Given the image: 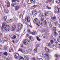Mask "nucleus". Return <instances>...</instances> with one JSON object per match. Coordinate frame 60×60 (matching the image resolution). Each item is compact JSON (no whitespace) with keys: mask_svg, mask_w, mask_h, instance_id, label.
I'll use <instances>...</instances> for the list:
<instances>
[{"mask_svg":"<svg viewBox=\"0 0 60 60\" xmlns=\"http://www.w3.org/2000/svg\"><path fill=\"white\" fill-rule=\"evenodd\" d=\"M20 1H19L18 0H16L15 4H19V3Z\"/></svg>","mask_w":60,"mask_h":60,"instance_id":"6ab92c4d","label":"nucleus"},{"mask_svg":"<svg viewBox=\"0 0 60 60\" xmlns=\"http://www.w3.org/2000/svg\"><path fill=\"white\" fill-rule=\"evenodd\" d=\"M37 32L36 31H34V32L33 33H32V34L33 35H34L35 34H37Z\"/></svg>","mask_w":60,"mask_h":60,"instance_id":"5701e85b","label":"nucleus"},{"mask_svg":"<svg viewBox=\"0 0 60 60\" xmlns=\"http://www.w3.org/2000/svg\"><path fill=\"white\" fill-rule=\"evenodd\" d=\"M17 0H12V3H15L16 1Z\"/></svg>","mask_w":60,"mask_h":60,"instance_id":"f704fd0d","label":"nucleus"},{"mask_svg":"<svg viewBox=\"0 0 60 60\" xmlns=\"http://www.w3.org/2000/svg\"><path fill=\"white\" fill-rule=\"evenodd\" d=\"M13 20L12 19H10V21H13Z\"/></svg>","mask_w":60,"mask_h":60,"instance_id":"680f3d73","label":"nucleus"},{"mask_svg":"<svg viewBox=\"0 0 60 60\" xmlns=\"http://www.w3.org/2000/svg\"><path fill=\"white\" fill-rule=\"evenodd\" d=\"M15 57L16 59H18L19 56V55L18 53H16L15 54Z\"/></svg>","mask_w":60,"mask_h":60,"instance_id":"9b49d317","label":"nucleus"},{"mask_svg":"<svg viewBox=\"0 0 60 60\" xmlns=\"http://www.w3.org/2000/svg\"><path fill=\"white\" fill-rule=\"evenodd\" d=\"M28 42H30V40H27L25 39L24 40L23 44L24 45H26L28 44Z\"/></svg>","mask_w":60,"mask_h":60,"instance_id":"7ed1b4c3","label":"nucleus"},{"mask_svg":"<svg viewBox=\"0 0 60 60\" xmlns=\"http://www.w3.org/2000/svg\"><path fill=\"white\" fill-rule=\"evenodd\" d=\"M34 0V1H35V0H28V2H32L30 3L29 4V3H28V4H32V2Z\"/></svg>","mask_w":60,"mask_h":60,"instance_id":"393cba45","label":"nucleus"},{"mask_svg":"<svg viewBox=\"0 0 60 60\" xmlns=\"http://www.w3.org/2000/svg\"><path fill=\"white\" fill-rule=\"evenodd\" d=\"M34 52H36H36H37V49H35L34 50Z\"/></svg>","mask_w":60,"mask_h":60,"instance_id":"37998d69","label":"nucleus"},{"mask_svg":"<svg viewBox=\"0 0 60 60\" xmlns=\"http://www.w3.org/2000/svg\"><path fill=\"white\" fill-rule=\"evenodd\" d=\"M48 9H51V8L50 7H48Z\"/></svg>","mask_w":60,"mask_h":60,"instance_id":"bf43d9fd","label":"nucleus"},{"mask_svg":"<svg viewBox=\"0 0 60 60\" xmlns=\"http://www.w3.org/2000/svg\"><path fill=\"white\" fill-rule=\"evenodd\" d=\"M59 22L60 23V19H59Z\"/></svg>","mask_w":60,"mask_h":60,"instance_id":"338daca9","label":"nucleus"},{"mask_svg":"<svg viewBox=\"0 0 60 60\" xmlns=\"http://www.w3.org/2000/svg\"><path fill=\"white\" fill-rule=\"evenodd\" d=\"M16 27V25H14L13 26L11 27V30H12V31H14Z\"/></svg>","mask_w":60,"mask_h":60,"instance_id":"423d86ee","label":"nucleus"},{"mask_svg":"<svg viewBox=\"0 0 60 60\" xmlns=\"http://www.w3.org/2000/svg\"><path fill=\"white\" fill-rule=\"evenodd\" d=\"M58 25H59V27H60V24H59Z\"/></svg>","mask_w":60,"mask_h":60,"instance_id":"774afa93","label":"nucleus"},{"mask_svg":"<svg viewBox=\"0 0 60 60\" xmlns=\"http://www.w3.org/2000/svg\"><path fill=\"white\" fill-rule=\"evenodd\" d=\"M25 6H26L25 5V4H24L23 5V8H24Z\"/></svg>","mask_w":60,"mask_h":60,"instance_id":"c03bdc74","label":"nucleus"},{"mask_svg":"<svg viewBox=\"0 0 60 60\" xmlns=\"http://www.w3.org/2000/svg\"><path fill=\"white\" fill-rule=\"evenodd\" d=\"M51 45V44L50 43H49L48 44V46L49 47H50Z\"/></svg>","mask_w":60,"mask_h":60,"instance_id":"de8ad7c7","label":"nucleus"},{"mask_svg":"<svg viewBox=\"0 0 60 60\" xmlns=\"http://www.w3.org/2000/svg\"><path fill=\"white\" fill-rule=\"evenodd\" d=\"M36 25L37 26H38V27H39L40 26V25L38 23H37L36 24Z\"/></svg>","mask_w":60,"mask_h":60,"instance_id":"a19ab883","label":"nucleus"},{"mask_svg":"<svg viewBox=\"0 0 60 60\" xmlns=\"http://www.w3.org/2000/svg\"><path fill=\"white\" fill-rule=\"evenodd\" d=\"M10 4L9 2H8L7 4V7H10Z\"/></svg>","mask_w":60,"mask_h":60,"instance_id":"aec40b11","label":"nucleus"},{"mask_svg":"<svg viewBox=\"0 0 60 60\" xmlns=\"http://www.w3.org/2000/svg\"><path fill=\"white\" fill-rule=\"evenodd\" d=\"M7 48L6 47H4V50H6Z\"/></svg>","mask_w":60,"mask_h":60,"instance_id":"6e6d98bb","label":"nucleus"},{"mask_svg":"<svg viewBox=\"0 0 60 60\" xmlns=\"http://www.w3.org/2000/svg\"><path fill=\"white\" fill-rule=\"evenodd\" d=\"M54 35L55 37H56L57 36L58 34H57V33L56 32H54Z\"/></svg>","mask_w":60,"mask_h":60,"instance_id":"cd10ccee","label":"nucleus"},{"mask_svg":"<svg viewBox=\"0 0 60 60\" xmlns=\"http://www.w3.org/2000/svg\"><path fill=\"white\" fill-rule=\"evenodd\" d=\"M45 32V30H43L42 31L41 33H44Z\"/></svg>","mask_w":60,"mask_h":60,"instance_id":"49530a36","label":"nucleus"},{"mask_svg":"<svg viewBox=\"0 0 60 60\" xmlns=\"http://www.w3.org/2000/svg\"><path fill=\"white\" fill-rule=\"evenodd\" d=\"M50 5H52V3L54 1V0H48Z\"/></svg>","mask_w":60,"mask_h":60,"instance_id":"1a4fd4ad","label":"nucleus"},{"mask_svg":"<svg viewBox=\"0 0 60 60\" xmlns=\"http://www.w3.org/2000/svg\"><path fill=\"white\" fill-rule=\"evenodd\" d=\"M50 14L51 17L53 16V13L51 12V13H50V14Z\"/></svg>","mask_w":60,"mask_h":60,"instance_id":"ea45409f","label":"nucleus"},{"mask_svg":"<svg viewBox=\"0 0 60 60\" xmlns=\"http://www.w3.org/2000/svg\"><path fill=\"white\" fill-rule=\"evenodd\" d=\"M36 11H33L32 12V14L34 16H35V15H37V13H36Z\"/></svg>","mask_w":60,"mask_h":60,"instance_id":"9d476101","label":"nucleus"},{"mask_svg":"<svg viewBox=\"0 0 60 60\" xmlns=\"http://www.w3.org/2000/svg\"><path fill=\"white\" fill-rule=\"evenodd\" d=\"M55 56L56 57H58V55H57V54H56L55 55Z\"/></svg>","mask_w":60,"mask_h":60,"instance_id":"09e8293b","label":"nucleus"},{"mask_svg":"<svg viewBox=\"0 0 60 60\" xmlns=\"http://www.w3.org/2000/svg\"><path fill=\"white\" fill-rule=\"evenodd\" d=\"M15 10H19V6H15Z\"/></svg>","mask_w":60,"mask_h":60,"instance_id":"2eb2a0df","label":"nucleus"},{"mask_svg":"<svg viewBox=\"0 0 60 60\" xmlns=\"http://www.w3.org/2000/svg\"><path fill=\"white\" fill-rule=\"evenodd\" d=\"M56 3L58 4H60V0H57L56 1Z\"/></svg>","mask_w":60,"mask_h":60,"instance_id":"b1692460","label":"nucleus"},{"mask_svg":"<svg viewBox=\"0 0 60 60\" xmlns=\"http://www.w3.org/2000/svg\"><path fill=\"white\" fill-rule=\"evenodd\" d=\"M4 55H5L6 56H8V53L7 52H4Z\"/></svg>","mask_w":60,"mask_h":60,"instance_id":"7c9ffc66","label":"nucleus"},{"mask_svg":"<svg viewBox=\"0 0 60 60\" xmlns=\"http://www.w3.org/2000/svg\"><path fill=\"white\" fill-rule=\"evenodd\" d=\"M39 60H43V59L41 58H39Z\"/></svg>","mask_w":60,"mask_h":60,"instance_id":"8fccbe9b","label":"nucleus"},{"mask_svg":"<svg viewBox=\"0 0 60 60\" xmlns=\"http://www.w3.org/2000/svg\"><path fill=\"white\" fill-rule=\"evenodd\" d=\"M29 39L30 40H31V41H34V39L31 36L30 37H29Z\"/></svg>","mask_w":60,"mask_h":60,"instance_id":"f3484780","label":"nucleus"},{"mask_svg":"<svg viewBox=\"0 0 60 60\" xmlns=\"http://www.w3.org/2000/svg\"><path fill=\"white\" fill-rule=\"evenodd\" d=\"M24 59H25V60H29L28 58L27 57L25 56H24Z\"/></svg>","mask_w":60,"mask_h":60,"instance_id":"4be33fe9","label":"nucleus"},{"mask_svg":"<svg viewBox=\"0 0 60 60\" xmlns=\"http://www.w3.org/2000/svg\"><path fill=\"white\" fill-rule=\"evenodd\" d=\"M50 13H51V11L47 12L46 13L45 15L47 16H48L49 14V15Z\"/></svg>","mask_w":60,"mask_h":60,"instance_id":"dca6fc26","label":"nucleus"},{"mask_svg":"<svg viewBox=\"0 0 60 60\" xmlns=\"http://www.w3.org/2000/svg\"><path fill=\"white\" fill-rule=\"evenodd\" d=\"M44 23L45 24V26H46L47 25V22H46V21H45V23Z\"/></svg>","mask_w":60,"mask_h":60,"instance_id":"4c0bfd02","label":"nucleus"},{"mask_svg":"<svg viewBox=\"0 0 60 60\" xmlns=\"http://www.w3.org/2000/svg\"><path fill=\"white\" fill-rule=\"evenodd\" d=\"M45 56H46V58L45 59V60H49V58H49V55H48V54H47V53H46L45 54Z\"/></svg>","mask_w":60,"mask_h":60,"instance_id":"0eeeda50","label":"nucleus"},{"mask_svg":"<svg viewBox=\"0 0 60 60\" xmlns=\"http://www.w3.org/2000/svg\"><path fill=\"white\" fill-rule=\"evenodd\" d=\"M38 19L37 18L34 19V23H37V22H38Z\"/></svg>","mask_w":60,"mask_h":60,"instance_id":"ddd939ff","label":"nucleus"},{"mask_svg":"<svg viewBox=\"0 0 60 60\" xmlns=\"http://www.w3.org/2000/svg\"><path fill=\"white\" fill-rule=\"evenodd\" d=\"M37 5H34L32 7H34V8H36V7H37Z\"/></svg>","mask_w":60,"mask_h":60,"instance_id":"e433bc0d","label":"nucleus"},{"mask_svg":"<svg viewBox=\"0 0 60 60\" xmlns=\"http://www.w3.org/2000/svg\"><path fill=\"white\" fill-rule=\"evenodd\" d=\"M24 52L25 53V54H28V53H29L27 51V50H25L24 51Z\"/></svg>","mask_w":60,"mask_h":60,"instance_id":"72a5a7b5","label":"nucleus"},{"mask_svg":"<svg viewBox=\"0 0 60 60\" xmlns=\"http://www.w3.org/2000/svg\"><path fill=\"white\" fill-rule=\"evenodd\" d=\"M52 29L53 30H54V31L56 32V27H53L52 28Z\"/></svg>","mask_w":60,"mask_h":60,"instance_id":"bb28decb","label":"nucleus"},{"mask_svg":"<svg viewBox=\"0 0 60 60\" xmlns=\"http://www.w3.org/2000/svg\"><path fill=\"white\" fill-rule=\"evenodd\" d=\"M5 24L3 23L2 25V26L1 28V31L3 32L4 31V28L5 26V30L7 31H9V29L10 28V27L9 25H5Z\"/></svg>","mask_w":60,"mask_h":60,"instance_id":"f257e3e1","label":"nucleus"},{"mask_svg":"<svg viewBox=\"0 0 60 60\" xmlns=\"http://www.w3.org/2000/svg\"><path fill=\"white\" fill-rule=\"evenodd\" d=\"M39 16L40 17H41V18H43L44 16H43V15L42 13H41L40 14Z\"/></svg>","mask_w":60,"mask_h":60,"instance_id":"4468645a","label":"nucleus"},{"mask_svg":"<svg viewBox=\"0 0 60 60\" xmlns=\"http://www.w3.org/2000/svg\"><path fill=\"white\" fill-rule=\"evenodd\" d=\"M37 40L38 41H41V39H39V37H37Z\"/></svg>","mask_w":60,"mask_h":60,"instance_id":"473e14b6","label":"nucleus"},{"mask_svg":"<svg viewBox=\"0 0 60 60\" xmlns=\"http://www.w3.org/2000/svg\"><path fill=\"white\" fill-rule=\"evenodd\" d=\"M43 23H39L41 25V26H45V25L44 23L43 24Z\"/></svg>","mask_w":60,"mask_h":60,"instance_id":"2f4dec72","label":"nucleus"},{"mask_svg":"<svg viewBox=\"0 0 60 60\" xmlns=\"http://www.w3.org/2000/svg\"><path fill=\"white\" fill-rule=\"evenodd\" d=\"M19 57L20 58L19 60H22L21 59H23V60H24V58H23V57H22L21 56H20Z\"/></svg>","mask_w":60,"mask_h":60,"instance_id":"a878e982","label":"nucleus"},{"mask_svg":"<svg viewBox=\"0 0 60 60\" xmlns=\"http://www.w3.org/2000/svg\"><path fill=\"white\" fill-rule=\"evenodd\" d=\"M49 0H47L46 2V3H49Z\"/></svg>","mask_w":60,"mask_h":60,"instance_id":"13d9d810","label":"nucleus"},{"mask_svg":"<svg viewBox=\"0 0 60 60\" xmlns=\"http://www.w3.org/2000/svg\"><path fill=\"white\" fill-rule=\"evenodd\" d=\"M23 27V25L21 24H19L18 25V27L19 29H22V27Z\"/></svg>","mask_w":60,"mask_h":60,"instance_id":"20e7f679","label":"nucleus"},{"mask_svg":"<svg viewBox=\"0 0 60 60\" xmlns=\"http://www.w3.org/2000/svg\"><path fill=\"white\" fill-rule=\"evenodd\" d=\"M28 33H30V31L29 30H28L27 31Z\"/></svg>","mask_w":60,"mask_h":60,"instance_id":"4d7b16f0","label":"nucleus"},{"mask_svg":"<svg viewBox=\"0 0 60 60\" xmlns=\"http://www.w3.org/2000/svg\"><path fill=\"white\" fill-rule=\"evenodd\" d=\"M7 17L6 16H4V20H5V21H6V19H7Z\"/></svg>","mask_w":60,"mask_h":60,"instance_id":"c756f323","label":"nucleus"},{"mask_svg":"<svg viewBox=\"0 0 60 60\" xmlns=\"http://www.w3.org/2000/svg\"><path fill=\"white\" fill-rule=\"evenodd\" d=\"M14 21H15V22H17V21L18 20V19L16 18L15 17L14 18Z\"/></svg>","mask_w":60,"mask_h":60,"instance_id":"c85d7f7f","label":"nucleus"},{"mask_svg":"<svg viewBox=\"0 0 60 60\" xmlns=\"http://www.w3.org/2000/svg\"><path fill=\"white\" fill-rule=\"evenodd\" d=\"M25 20L26 22H29L30 21V17H28L26 18H25Z\"/></svg>","mask_w":60,"mask_h":60,"instance_id":"39448f33","label":"nucleus"},{"mask_svg":"<svg viewBox=\"0 0 60 60\" xmlns=\"http://www.w3.org/2000/svg\"><path fill=\"white\" fill-rule=\"evenodd\" d=\"M48 49L47 48V47H45V51H47V50Z\"/></svg>","mask_w":60,"mask_h":60,"instance_id":"603ef678","label":"nucleus"},{"mask_svg":"<svg viewBox=\"0 0 60 60\" xmlns=\"http://www.w3.org/2000/svg\"><path fill=\"white\" fill-rule=\"evenodd\" d=\"M57 8L58 10H56L54 11V13L56 14L60 12V6H58Z\"/></svg>","mask_w":60,"mask_h":60,"instance_id":"f03ea898","label":"nucleus"},{"mask_svg":"<svg viewBox=\"0 0 60 60\" xmlns=\"http://www.w3.org/2000/svg\"><path fill=\"white\" fill-rule=\"evenodd\" d=\"M21 48H23V45H22L21 46Z\"/></svg>","mask_w":60,"mask_h":60,"instance_id":"0e129e2a","label":"nucleus"},{"mask_svg":"<svg viewBox=\"0 0 60 60\" xmlns=\"http://www.w3.org/2000/svg\"><path fill=\"white\" fill-rule=\"evenodd\" d=\"M12 39H16V37H14V38H12Z\"/></svg>","mask_w":60,"mask_h":60,"instance_id":"69168bd1","label":"nucleus"},{"mask_svg":"<svg viewBox=\"0 0 60 60\" xmlns=\"http://www.w3.org/2000/svg\"><path fill=\"white\" fill-rule=\"evenodd\" d=\"M56 16H54L52 18V19L53 20H56Z\"/></svg>","mask_w":60,"mask_h":60,"instance_id":"412c9836","label":"nucleus"},{"mask_svg":"<svg viewBox=\"0 0 60 60\" xmlns=\"http://www.w3.org/2000/svg\"><path fill=\"white\" fill-rule=\"evenodd\" d=\"M6 41V40H4V39H2V41H1V42L2 43H4V41Z\"/></svg>","mask_w":60,"mask_h":60,"instance_id":"58836bf2","label":"nucleus"},{"mask_svg":"<svg viewBox=\"0 0 60 60\" xmlns=\"http://www.w3.org/2000/svg\"><path fill=\"white\" fill-rule=\"evenodd\" d=\"M35 3H36V2L35 1H34L33 2V4H35Z\"/></svg>","mask_w":60,"mask_h":60,"instance_id":"864d4df0","label":"nucleus"},{"mask_svg":"<svg viewBox=\"0 0 60 60\" xmlns=\"http://www.w3.org/2000/svg\"><path fill=\"white\" fill-rule=\"evenodd\" d=\"M56 24H58V22H56V23H55Z\"/></svg>","mask_w":60,"mask_h":60,"instance_id":"052dcab7","label":"nucleus"},{"mask_svg":"<svg viewBox=\"0 0 60 60\" xmlns=\"http://www.w3.org/2000/svg\"><path fill=\"white\" fill-rule=\"evenodd\" d=\"M41 19L39 21V23H42L43 22V20H44V19L43 17H42L41 18Z\"/></svg>","mask_w":60,"mask_h":60,"instance_id":"f8f14e48","label":"nucleus"},{"mask_svg":"<svg viewBox=\"0 0 60 60\" xmlns=\"http://www.w3.org/2000/svg\"><path fill=\"white\" fill-rule=\"evenodd\" d=\"M18 51H21V52H22V49H19Z\"/></svg>","mask_w":60,"mask_h":60,"instance_id":"c9c22d12","label":"nucleus"},{"mask_svg":"<svg viewBox=\"0 0 60 60\" xmlns=\"http://www.w3.org/2000/svg\"><path fill=\"white\" fill-rule=\"evenodd\" d=\"M55 43L56 44H58V42H57V41H56V42H55Z\"/></svg>","mask_w":60,"mask_h":60,"instance_id":"e2e57ef3","label":"nucleus"},{"mask_svg":"<svg viewBox=\"0 0 60 60\" xmlns=\"http://www.w3.org/2000/svg\"><path fill=\"white\" fill-rule=\"evenodd\" d=\"M46 51H47V52H49V49H47V50Z\"/></svg>","mask_w":60,"mask_h":60,"instance_id":"5fc2aeb1","label":"nucleus"},{"mask_svg":"<svg viewBox=\"0 0 60 60\" xmlns=\"http://www.w3.org/2000/svg\"><path fill=\"white\" fill-rule=\"evenodd\" d=\"M32 60H36V58H35L34 57L32 59Z\"/></svg>","mask_w":60,"mask_h":60,"instance_id":"79ce46f5","label":"nucleus"},{"mask_svg":"<svg viewBox=\"0 0 60 60\" xmlns=\"http://www.w3.org/2000/svg\"><path fill=\"white\" fill-rule=\"evenodd\" d=\"M57 41L58 42H60V39H57Z\"/></svg>","mask_w":60,"mask_h":60,"instance_id":"a18cd8bd","label":"nucleus"},{"mask_svg":"<svg viewBox=\"0 0 60 60\" xmlns=\"http://www.w3.org/2000/svg\"><path fill=\"white\" fill-rule=\"evenodd\" d=\"M54 41H55V39H54L52 40H51L50 41V42H51V44H52L53 43H54Z\"/></svg>","mask_w":60,"mask_h":60,"instance_id":"a211bd4d","label":"nucleus"},{"mask_svg":"<svg viewBox=\"0 0 60 60\" xmlns=\"http://www.w3.org/2000/svg\"><path fill=\"white\" fill-rule=\"evenodd\" d=\"M11 5L13 7H15V6H14V5L12 4H11Z\"/></svg>","mask_w":60,"mask_h":60,"instance_id":"3c124183","label":"nucleus"},{"mask_svg":"<svg viewBox=\"0 0 60 60\" xmlns=\"http://www.w3.org/2000/svg\"><path fill=\"white\" fill-rule=\"evenodd\" d=\"M50 23L49 24V26L51 28L52 26V25L53 24V21L51 20H50Z\"/></svg>","mask_w":60,"mask_h":60,"instance_id":"6e6552de","label":"nucleus"}]
</instances>
